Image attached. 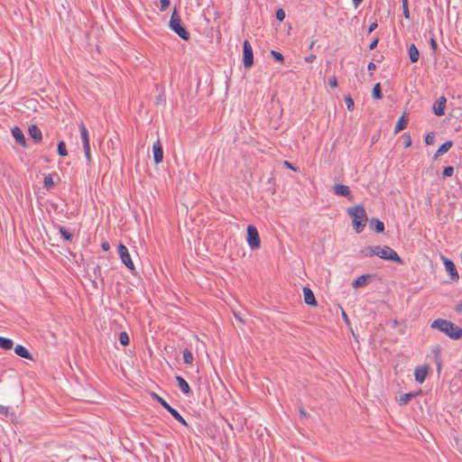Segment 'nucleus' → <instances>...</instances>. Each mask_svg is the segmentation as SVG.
Returning <instances> with one entry per match:
<instances>
[{"label": "nucleus", "mask_w": 462, "mask_h": 462, "mask_svg": "<svg viewBox=\"0 0 462 462\" xmlns=\"http://www.w3.org/2000/svg\"><path fill=\"white\" fill-rule=\"evenodd\" d=\"M276 18L280 22H282L285 19V12L282 9H279L276 11Z\"/></svg>", "instance_id": "obj_40"}, {"label": "nucleus", "mask_w": 462, "mask_h": 462, "mask_svg": "<svg viewBox=\"0 0 462 462\" xmlns=\"http://www.w3.org/2000/svg\"><path fill=\"white\" fill-rule=\"evenodd\" d=\"M409 57L411 62H416L419 60L420 52L413 43L410 45Z\"/></svg>", "instance_id": "obj_21"}, {"label": "nucleus", "mask_w": 462, "mask_h": 462, "mask_svg": "<svg viewBox=\"0 0 462 462\" xmlns=\"http://www.w3.org/2000/svg\"><path fill=\"white\" fill-rule=\"evenodd\" d=\"M372 96L374 99H381L383 97L380 83H376L374 86L373 90H372Z\"/></svg>", "instance_id": "obj_26"}, {"label": "nucleus", "mask_w": 462, "mask_h": 462, "mask_svg": "<svg viewBox=\"0 0 462 462\" xmlns=\"http://www.w3.org/2000/svg\"><path fill=\"white\" fill-rule=\"evenodd\" d=\"M347 213L352 220V225L356 233H361L366 226L367 215L362 206L351 207L347 209Z\"/></svg>", "instance_id": "obj_3"}, {"label": "nucleus", "mask_w": 462, "mask_h": 462, "mask_svg": "<svg viewBox=\"0 0 462 462\" xmlns=\"http://www.w3.org/2000/svg\"><path fill=\"white\" fill-rule=\"evenodd\" d=\"M171 414V416L176 420H178L180 423H181L183 426L187 427L188 426V423L187 421L185 420V419L178 412L177 410L173 409L171 405H170V408H167L166 409Z\"/></svg>", "instance_id": "obj_18"}, {"label": "nucleus", "mask_w": 462, "mask_h": 462, "mask_svg": "<svg viewBox=\"0 0 462 462\" xmlns=\"http://www.w3.org/2000/svg\"><path fill=\"white\" fill-rule=\"evenodd\" d=\"M60 235L66 239V240H71V234L63 226H60L59 228Z\"/></svg>", "instance_id": "obj_35"}, {"label": "nucleus", "mask_w": 462, "mask_h": 462, "mask_svg": "<svg viewBox=\"0 0 462 462\" xmlns=\"http://www.w3.org/2000/svg\"><path fill=\"white\" fill-rule=\"evenodd\" d=\"M43 182H44V186L47 189H51L54 186V181L52 180L51 175H50V174H48L44 177Z\"/></svg>", "instance_id": "obj_33"}, {"label": "nucleus", "mask_w": 462, "mask_h": 462, "mask_svg": "<svg viewBox=\"0 0 462 462\" xmlns=\"http://www.w3.org/2000/svg\"><path fill=\"white\" fill-rule=\"evenodd\" d=\"M362 254L365 257H372L376 255L383 260L402 263V260L398 255V254L388 245L367 246L362 250Z\"/></svg>", "instance_id": "obj_1"}, {"label": "nucleus", "mask_w": 462, "mask_h": 462, "mask_svg": "<svg viewBox=\"0 0 462 462\" xmlns=\"http://www.w3.org/2000/svg\"><path fill=\"white\" fill-rule=\"evenodd\" d=\"M233 313H234V316H235V318H236V320H238L239 322H241V323H243V324L245 323V320H244V319L242 318V316L240 315V313H238V312H236V311H234Z\"/></svg>", "instance_id": "obj_46"}, {"label": "nucleus", "mask_w": 462, "mask_h": 462, "mask_svg": "<svg viewBox=\"0 0 462 462\" xmlns=\"http://www.w3.org/2000/svg\"><path fill=\"white\" fill-rule=\"evenodd\" d=\"M151 396L154 400H156L164 409L170 408V404L164 399H162L161 396H159L157 393H152Z\"/></svg>", "instance_id": "obj_30"}, {"label": "nucleus", "mask_w": 462, "mask_h": 462, "mask_svg": "<svg viewBox=\"0 0 462 462\" xmlns=\"http://www.w3.org/2000/svg\"><path fill=\"white\" fill-rule=\"evenodd\" d=\"M407 125H408V118L406 117L405 115H402L396 123V125L394 127V133L397 134V133L401 132L402 130L406 128Z\"/></svg>", "instance_id": "obj_17"}, {"label": "nucleus", "mask_w": 462, "mask_h": 462, "mask_svg": "<svg viewBox=\"0 0 462 462\" xmlns=\"http://www.w3.org/2000/svg\"><path fill=\"white\" fill-rule=\"evenodd\" d=\"M314 43H315L314 42H311L309 48L311 49L313 47Z\"/></svg>", "instance_id": "obj_55"}, {"label": "nucleus", "mask_w": 462, "mask_h": 462, "mask_svg": "<svg viewBox=\"0 0 462 462\" xmlns=\"http://www.w3.org/2000/svg\"><path fill=\"white\" fill-rule=\"evenodd\" d=\"M161 11H165L170 6V0H160Z\"/></svg>", "instance_id": "obj_43"}, {"label": "nucleus", "mask_w": 462, "mask_h": 462, "mask_svg": "<svg viewBox=\"0 0 462 462\" xmlns=\"http://www.w3.org/2000/svg\"><path fill=\"white\" fill-rule=\"evenodd\" d=\"M79 129H80V136H81V140H82V143H83V146L84 145H90L89 144V138H88V132L84 125L83 122L80 123L79 125Z\"/></svg>", "instance_id": "obj_19"}, {"label": "nucleus", "mask_w": 462, "mask_h": 462, "mask_svg": "<svg viewBox=\"0 0 462 462\" xmlns=\"http://www.w3.org/2000/svg\"><path fill=\"white\" fill-rule=\"evenodd\" d=\"M430 327L445 333L451 339L462 337V328L457 327L449 320L438 319L432 321Z\"/></svg>", "instance_id": "obj_2"}, {"label": "nucleus", "mask_w": 462, "mask_h": 462, "mask_svg": "<svg viewBox=\"0 0 462 462\" xmlns=\"http://www.w3.org/2000/svg\"><path fill=\"white\" fill-rule=\"evenodd\" d=\"M153 160L156 164H159L163 160L162 146L159 140H157L152 145Z\"/></svg>", "instance_id": "obj_10"}, {"label": "nucleus", "mask_w": 462, "mask_h": 462, "mask_svg": "<svg viewBox=\"0 0 462 462\" xmlns=\"http://www.w3.org/2000/svg\"><path fill=\"white\" fill-rule=\"evenodd\" d=\"M118 254L123 263L132 272L135 270L134 264L130 257L128 249L123 244L118 245Z\"/></svg>", "instance_id": "obj_7"}, {"label": "nucleus", "mask_w": 462, "mask_h": 462, "mask_svg": "<svg viewBox=\"0 0 462 462\" xmlns=\"http://www.w3.org/2000/svg\"><path fill=\"white\" fill-rule=\"evenodd\" d=\"M246 242L253 250L258 249L261 246V238L258 230L253 225H249L246 227Z\"/></svg>", "instance_id": "obj_5"}, {"label": "nucleus", "mask_w": 462, "mask_h": 462, "mask_svg": "<svg viewBox=\"0 0 462 462\" xmlns=\"http://www.w3.org/2000/svg\"><path fill=\"white\" fill-rule=\"evenodd\" d=\"M176 381L178 382L179 387L184 393H190V388L189 386V383L181 376H180V375L176 376Z\"/></svg>", "instance_id": "obj_23"}, {"label": "nucleus", "mask_w": 462, "mask_h": 462, "mask_svg": "<svg viewBox=\"0 0 462 462\" xmlns=\"http://www.w3.org/2000/svg\"><path fill=\"white\" fill-rule=\"evenodd\" d=\"M14 346V342L12 339L0 336V348L4 350H10Z\"/></svg>", "instance_id": "obj_22"}, {"label": "nucleus", "mask_w": 462, "mask_h": 462, "mask_svg": "<svg viewBox=\"0 0 462 462\" xmlns=\"http://www.w3.org/2000/svg\"><path fill=\"white\" fill-rule=\"evenodd\" d=\"M83 148H84V153H85L87 162L89 163L91 161L90 145H84Z\"/></svg>", "instance_id": "obj_39"}, {"label": "nucleus", "mask_w": 462, "mask_h": 462, "mask_svg": "<svg viewBox=\"0 0 462 462\" xmlns=\"http://www.w3.org/2000/svg\"><path fill=\"white\" fill-rule=\"evenodd\" d=\"M345 102H346V108L349 111H352L354 109V106H355L353 98L350 96H346L345 97Z\"/></svg>", "instance_id": "obj_36"}, {"label": "nucleus", "mask_w": 462, "mask_h": 462, "mask_svg": "<svg viewBox=\"0 0 462 462\" xmlns=\"http://www.w3.org/2000/svg\"><path fill=\"white\" fill-rule=\"evenodd\" d=\"M271 55L275 59L276 61L280 62L281 64L283 63L284 57L281 52L273 50L271 51Z\"/></svg>", "instance_id": "obj_32"}, {"label": "nucleus", "mask_w": 462, "mask_h": 462, "mask_svg": "<svg viewBox=\"0 0 462 462\" xmlns=\"http://www.w3.org/2000/svg\"><path fill=\"white\" fill-rule=\"evenodd\" d=\"M119 342L123 346H127L129 344V336L125 331H123L119 334Z\"/></svg>", "instance_id": "obj_31"}, {"label": "nucleus", "mask_w": 462, "mask_h": 462, "mask_svg": "<svg viewBox=\"0 0 462 462\" xmlns=\"http://www.w3.org/2000/svg\"><path fill=\"white\" fill-rule=\"evenodd\" d=\"M429 369L430 367L428 365L417 366L414 371V377L416 382L422 383L428 375Z\"/></svg>", "instance_id": "obj_8"}, {"label": "nucleus", "mask_w": 462, "mask_h": 462, "mask_svg": "<svg viewBox=\"0 0 462 462\" xmlns=\"http://www.w3.org/2000/svg\"><path fill=\"white\" fill-rule=\"evenodd\" d=\"M182 354H183L184 363L188 364V365L192 364V362H193V355H192V353L189 349L185 348L183 350Z\"/></svg>", "instance_id": "obj_28"}, {"label": "nucleus", "mask_w": 462, "mask_h": 462, "mask_svg": "<svg viewBox=\"0 0 462 462\" xmlns=\"http://www.w3.org/2000/svg\"><path fill=\"white\" fill-rule=\"evenodd\" d=\"M369 274H363L357 277L352 283L354 288H360L366 284Z\"/></svg>", "instance_id": "obj_20"}, {"label": "nucleus", "mask_w": 462, "mask_h": 462, "mask_svg": "<svg viewBox=\"0 0 462 462\" xmlns=\"http://www.w3.org/2000/svg\"><path fill=\"white\" fill-rule=\"evenodd\" d=\"M57 152L60 156L65 157L68 155V152L66 149V144L63 141L59 142Z\"/></svg>", "instance_id": "obj_27"}, {"label": "nucleus", "mask_w": 462, "mask_h": 462, "mask_svg": "<svg viewBox=\"0 0 462 462\" xmlns=\"http://www.w3.org/2000/svg\"><path fill=\"white\" fill-rule=\"evenodd\" d=\"M169 26L181 39L185 41L189 39V32L183 26L180 17L177 14L176 9H174L172 12L169 22Z\"/></svg>", "instance_id": "obj_4"}, {"label": "nucleus", "mask_w": 462, "mask_h": 462, "mask_svg": "<svg viewBox=\"0 0 462 462\" xmlns=\"http://www.w3.org/2000/svg\"><path fill=\"white\" fill-rule=\"evenodd\" d=\"M29 131V134L30 136L35 141V142H40L42 138V131L40 130V128L35 125H32L29 127L28 129Z\"/></svg>", "instance_id": "obj_14"}, {"label": "nucleus", "mask_w": 462, "mask_h": 462, "mask_svg": "<svg viewBox=\"0 0 462 462\" xmlns=\"http://www.w3.org/2000/svg\"><path fill=\"white\" fill-rule=\"evenodd\" d=\"M447 99L445 97H440L437 102V105L434 106L433 110L436 116H442L445 113Z\"/></svg>", "instance_id": "obj_13"}, {"label": "nucleus", "mask_w": 462, "mask_h": 462, "mask_svg": "<svg viewBox=\"0 0 462 462\" xmlns=\"http://www.w3.org/2000/svg\"><path fill=\"white\" fill-rule=\"evenodd\" d=\"M342 317L346 322H348L347 315L344 310L342 311Z\"/></svg>", "instance_id": "obj_53"}, {"label": "nucleus", "mask_w": 462, "mask_h": 462, "mask_svg": "<svg viewBox=\"0 0 462 462\" xmlns=\"http://www.w3.org/2000/svg\"><path fill=\"white\" fill-rule=\"evenodd\" d=\"M402 11H403L404 17L406 19H410L408 0H402Z\"/></svg>", "instance_id": "obj_34"}, {"label": "nucleus", "mask_w": 462, "mask_h": 462, "mask_svg": "<svg viewBox=\"0 0 462 462\" xmlns=\"http://www.w3.org/2000/svg\"><path fill=\"white\" fill-rule=\"evenodd\" d=\"M434 141H435V135L432 132L426 134V136H425V143L426 144L430 145L434 143Z\"/></svg>", "instance_id": "obj_37"}, {"label": "nucleus", "mask_w": 462, "mask_h": 462, "mask_svg": "<svg viewBox=\"0 0 462 462\" xmlns=\"http://www.w3.org/2000/svg\"><path fill=\"white\" fill-rule=\"evenodd\" d=\"M371 225H374V230L377 233H382L384 230V224L377 218L371 219Z\"/></svg>", "instance_id": "obj_25"}, {"label": "nucleus", "mask_w": 462, "mask_h": 462, "mask_svg": "<svg viewBox=\"0 0 462 462\" xmlns=\"http://www.w3.org/2000/svg\"><path fill=\"white\" fill-rule=\"evenodd\" d=\"M334 191L338 196H345V197L350 196V189L346 185L336 184L334 186Z\"/></svg>", "instance_id": "obj_15"}, {"label": "nucleus", "mask_w": 462, "mask_h": 462, "mask_svg": "<svg viewBox=\"0 0 462 462\" xmlns=\"http://www.w3.org/2000/svg\"><path fill=\"white\" fill-rule=\"evenodd\" d=\"M11 132L16 142L21 143L23 147H26V140L22 130L18 126H14Z\"/></svg>", "instance_id": "obj_12"}, {"label": "nucleus", "mask_w": 462, "mask_h": 462, "mask_svg": "<svg viewBox=\"0 0 462 462\" xmlns=\"http://www.w3.org/2000/svg\"><path fill=\"white\" fill-rule=\"evenodd\" d=\"M453 172H454L453 167L448 166V167L444 168L442 174L444 177H450L453 175Z\"/></svg>", "instance_id": "obj_38"}, {"label": "nucleus", "mask_w": 462, "mask_h": 462, "mask_svg": "<svg viewBox=\"0 0 462 462\" xmlns=\"http://www.w3.org/2000/svg\"><path fill=\"white\" fill-rule=\"evenodd\" d=\"M367 69L369 71L373 72L376 69V65L374 62H369L367 65Z\"/></svg>", "instance_id": "obj_48"}, {"label": "nucleus", "mask_w": 462, "mask_h": 462, "mask_svg": "<svg viewBox=\"0 0 462 462\" xmlns=\"http://www.w3.org/2000/svg\"><path fill=\"white\" fill-rule=\"evenodd\" d=\"M243 63L245 68H250L254 63L253 49L247 40L243 42Z\"/></svg>", "instance_id": "obj_6"}, {"label": "nucleus", "mask_w": 462, "mask_h": 462, "mask_svg": "<svg viewBox=\"0 0 462 462\" xmlns=\"http://www.w3.org/2000/svg\"><path fill=\"white\" fill-rule=\"evenodd\" d=\"M442 259H443V263L445 265L446 271L449 273L451 279L457 280L458 273L457 272L454 263L445 256H442Z\"/></svg>", "instance_id": "obj_9"}, {"label": "nucleus", "mask_w": 462, "mask_h": 462, "mask_svg": "<svg viewBox=\"0 0 462 462\" xmlns=\"http://www.w3.org/2000/svg\"><path fill=\"white\" fill-rule=\"evenodd\" d=\"M356 6H358L362 0H353Z\"/></svg>", "instance_id": "obj_54"}, {"label": "nucleus", "mask_w": 462, "mask_h": 462, "mask_svg": "<svg viewBox=\"0 0 462 462\" xmlns=\"http://www.w3.org/2000/svg\"><path fill=\"white\" fill-rule=\"evenodd\" d=\"M0 413L1 414H4V415H8L9 413V409L7 406H5V405H2L0 404Z\"/></svg>", "instance_id": "obj_44"}, {"label": "nucleus", "mask_w": 462, "mask_h": 462, "mask_svg": "<svg viewBox=\"0 0 462 462\" xmlns=\"http://www.w3.org/2000/svg\"><path fill=\"white\" fill-rule=\"evenodd\" d=\"M430 45H431L433 50H437L438 44H437L436 41L433 38L430 39Z\"/></svg>", "instance_id": "obj_51"}, {"label": "nucleus", "mask_w": 462, "mask_h": 462, "mask_svg": "<svg viewBox=\"0 0 462 462\" xmlns=\"http://www.w3.org/2000/svg\"><path fill=\"white\" fill-rule=\"evenodd\" d=\"M377 42H378V39H375L374 41H373V42L370 43V45H369V49H370V50L374 49V48L376 47V45H377Z\"/></svg>", "instance_id": "obj_50"}, {"label": "nucleus", "mask_w": 462, "mask_h": 462, "mask_svg": "<svg viewBox=\"0 0 462 462\" xmlns=\"http://www.w3.org/2000/svg\"><path fill=\"white\" fill-rule=\"evenodd\" d=\"M416 394L413 393H404L402 396H400L398 402L401 405H404L410 402V400L415 396Z\"/></svg>", "instance_id": "obj_29"}, {"label": "nucleus", "mask_w": 462, "mask_h": 462, "mask_svg": "<svg viewBox=\"0 0 462 462\" xmlns=\"http://www.w3.org/2000/svg\"><path fill=\"white\" fill-rule=\"evenodd\" d=\"M452 144L453 143L451 141H447L444 143H442L438 149L434 157L437 158L439 155L446 153L452 147Z\"/></svg>", "instance_id": "obj_24"}, {"label": "nucleus", "mask_w": 462, "mask_h": 462, "mask_svg": "<svg viewBox=\"0 0 462 462\" xmlns=\"http://www.w3.org/2000/svg\"><path fill=\"white\" fill-rule=\"evenodd\" d=\"M315 59H316V55L310 54V55L305 57L304 60H305L306 62L311 63V62H313L315 60Z\"/></svg>", "instance_id": "obj_45"}, {"label": "nucleus", "mask_w": 462, "mask_h": 462, "mask_svg": "<svg viewBox=\"0 0 462 462\" xmlns=\"http://www.w3.org/2000/svg\"><path fill=\"white\" fill-rule=\"evenodd\" d=\"M14 353L21 356V357H23V358H26V359H29V360H32V355L30 354V352L28 351L27 348H25L22 345H17L15 347H14Z\"/></svg>", "instance_id": "obj_16"}, {"label": "nucleus", "mask_w": 462, "mask_h": 462, "mask_svg": "<svg viewBox=\"0 0 462 462\" xmlns=\"http://www.w3.org/2000/svg\"><path fill=\"white\" fill-rule=\"evenodd\" d=\"M377 28V23L374 22L369 25L368 32H372L374 30Z\"/></svg>", "instance_id": "obj_47"}, {"label": "nucleus", "mask_w": 462, "mask_h": 462, "mask_svg": "<svg viewBox=\"0 0 462 462\" xmlns=\"http://www.w3.org/2000/svg\"><path fill=\"white\" fill-rule=\"evenodd\" d=\"M302 291L304 296V302L309 306L316 307L318 304L313 291L308 287H303Z\"/></svg>", "instance_id": "obj_11"}, {"label": "nucleus", "mask_w": 462, "mask_h": 462, "mask_svg": "<svg viewBox=\"0 0 462 462\" xmlns=\"http://www.w3.org/2000/svg\"><path fill=\"white\" fill-rule=\"evenodd\" d=\"M283 165H284L285 167H287V168H289V169L292 170V171H296V168H294V167L292 166V164H291V162H287V161H284V162H283Z\"/></svg>", "instance_id": "obj_49"}, {"label": "nucleus", "mask_w": 462, "mask_h": 462, "mask_svg": "<svg viewBox=\"0 0 462 462\" xmlns=\"http://www.w3.org/2000/svg\"><path fill=\"white\" fill-rule=\"evenodd\" d=\"M109 248H110V245H109V244H108L107 242H104V243L102 244V249H103L104 251H108V250H109Z\"/></svg>", "instance_id": "obj_52"}, {"label": "nucleus", "mask_w": 462, "mask_h": 462, "mask_svg": "<svg viewBox=\"0 0 462 462\" xmlns=\"http://www.w3.org/2000/svg\"><path fill=\"white\" fill-rule=\"evenodd\" d=\"M328 85L330 88H335L337 87V80L335 76H332L328 79Z\"/></svg>", "instance_id": "obj_41"}, {"label": "nucleus", "mask_w": 462, "mask_h": 462, "mask_svg": "<svg viewBox=\"0 0 462 462\" xmlns=\"http://www.w3.org/2000/svg\"><path fill=\"white\" fill-rule=\"evenodd\" d=\"M404 138H405V141H404V147L405 148H409L411 147V135L409 134H404Z\"/></svg>", "instance_id": "obj_42"}]
</instances>
